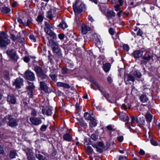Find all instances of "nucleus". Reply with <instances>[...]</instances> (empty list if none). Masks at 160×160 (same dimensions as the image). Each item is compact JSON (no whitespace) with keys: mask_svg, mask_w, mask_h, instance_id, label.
I'll list each match as a JSON object with an SVG mask.
<instances>
[{"mask_svg":"<svg viewBox=\"0 0 160 160\" xmlns=\"http://www.w3.org/2000/svg\"><path fill=\"white\" fill-rule=\"evenodd\" d=\"M44 26V30L45 33L52 37L53 39H56L57 38L56 34L52 30V29L53 30L54 29L55 27L53 24L49 21L45 22Z\"/></svg>","mask_w":160,"mask_h":160,"instance_id":"1","label":"nucleus"},{"mask_svg":"<svg viewBox=\"0 0 160 160\" xmlns=\"http://www.w3.org/2000/svg\"><path fill=\"white\" fill-rule=\"evenodd\" d=\"M72 8L75 15L76 14H80L86 10L85 5L83 2L78 0H76L75 3L73 4Z\"/></svg>","mask_w":160,"mask_h":160,"instance_id":"2","label":"nucleus"},{"mask_svg":"<svg viewBox=\"0 0 160 160\" xmlns=\"http://www.w3.org/2000/svg\"><path fill=\"white\" fill-rule=\"evenodd\" d=\"M3 122H7L8 125L11 127H13L18 125V120L10 115L5 116L3 119Z\"/></svg>","mask_w":160,"mask_h":160,"instance_id":"3","label":"nucleus"},{"mask_svg":"<svg viewBox=\"0 0 160 160\" xmlns=\"http://www.w3.org/2000/svg\"><path fill=\"white\" fill-rule=\"evenodd\" d=\"M10 43V40L8 38L7 34L3 31L1 32L0 34V47H6Z\"/></svg>","mask_w":160,"mask_h":160,"instance_id":"4","label":"nucleus"},{"mask_svg":"<svg viewBox=\"0 0 160 160\" xmlns=\"http://www.w3.org/2000/svg\"><path fill=\"white\" fill-rule=\"evenodd\" d=\"M34 70L38 78L42 79H48V76L44 72L42 67L36 65L34 67Z\"/></svg>","mask_w":160,"mask_h":160,"instance_id":"5","label":"nucleus"},{"mask_svg":"<svg viewBox=\"0 0 160 160\" xmlns=\"http://www.w3.org/2000/svg\"><path fill=\"white\" fill-rule=\"evenodd\" d=\"M142 76V74L138 70L129 73L127 74L124 75L125 78L127 80H135V78H139Z\"/></svg>","mask_w":160,"mask_h":160,"instance_id":"6","label":"nucleus"},{"mask_svg":"<svg viewBox=\"0 0 160 160\" xmlns=\"http://www.w3.org/2000/svg\"><path fill=\"white\" fill-rule=\"evenodd\" d=\"M6 53L8 57L12 61L16 62L18 58L16 51L13 49L8 50L6 51Z\"/></svg>","mask_w":160,"mask_h":160,"instance_id":"7","label":"nucleus"},{"mask_svg":"<svg viewBox=\"0 0 160 160\" xmlns=\"http://www.w3.org/2000/svg\"><path fill=\"white\" fill-rule=\"evenodd\" d=\"M152 57L153 56L150 52L146 51L144 55L142 56L143 60L141 61V64H146L152 58Z\"/></svg>","mask_w":160,"mask_h":160,"instance_id":"8","label":"nucleus"},{"mask_svg":"<svg viewBox=\"0 0 160 160\" xmlns=\"http://www.w3.org/2000/svg\"><path fill=\"white\" fill-rule=\"evenodd\" d=\"M24 78L28 80H34L35 76L33 72L28 70L25 73Z\"/></svg>","mask_w":160,"mask_h":160,"instance_id":"9","label":"nucleus"},{"mask_svg":"<svg viewBox=\"0 0 160 160\" xmlns=\"http://www.w3.org/2000/svg\"><path fill=\"white\" fill-rule=\"evenodd\" d=\"M28 83L29 85L27 87V92L29 96V97L32 98L33 96L32 89L34 88L35 86L33 85V83L30 82H28Z\"/></svg>","mask_w":160,"mask_h":160,"instance_id":"10","label":"nucleus"},{"mask_svg":"<svg viewBox=\"0 0 160 160\" xmlns=\"http://www.w3.org/2000/svg\"><path fill=\"white\" fill-rule=\"evenodd\" d=\"M44 12L43 11H39L36 20L38 24H41L44 18Z\"/></svg>","mask_w":160,"mask_h":160,"instance_id":"11","label":"nucleus"},{"mask_svg":"<svg viewBox=\"0 0 160 160\" xmlns=\"http://www.w3.org/2000/svg\"><path fill=\"white\" fill-rule=\"evenodd\" d=\"M120 120L128 122L129 120V117L126 114L122 112H120L118 114Z\"/></svg>","mask_w":160,"mask_h":160,"instance_id":"12","label":"nucleus"},{"mask_svg":"<svg viewBox=\"0 0 160 160\" xmlns=\"http://www.w3.org/2000/svg\"><path fill=\"white\" fill-rule=\"evenodd\" d=\"M40 87L41 89L46 92L49 93L50 92V91L48 90V87L44 82L41 81L40 82Z\"/></svg>","mask_w":160,"mask_h":160,"instance_id":"13","label":"nucleus"},{"mask_svg":"<svg viewBox=\"0 0 160 160\" xmlns=\"http://www.w3.org/2000/svg\"><path fill=\"white\" fill-rule=\"evenodd\" d=\"M29 119L31 123L35 125H38L42 123V122L41 120L37 118H30Z\"/></svg>","mask_w":160,"mask_h":160,"instance_id":"14","label":"nucleus"},{"mask_svg":"<svg viewBox=\"0 0 160 160\" xmlns=\"http://www.w3.org/2000/svg\"><path fill=\"white\" fill-rule=\"evenodd\" d=\"M90 27L85 24H83L82 26V33L83 34H86L90 30Z\"/></svg>","mask_w":160,"mask_h":160,"instance_id":"15","label":"nucleus"},{"mask_svg":"<svg viewBox=\"0 0 160 160\" xmlns=\"http://www.w3.org/2000/svg\"><path fill=\"white\" fill-rule=\"evenodd\" d=\"M143 52L142 51L137 50L132 53V56L135 58H138L142 56Z\"/></svg>","mask_w":160,"mask_h":160,"instance_id":"16","label":"nucleus"},{"mask_svg":"<svg viewBox=\"0 0 160 160\" xmlns=\"http://www.w3.org/2000/svg\"><path fill=\"white\" fill-rule=\"evenodd\" d=\"M7 101L10 103L15 104L16 102V99L13 94L8 95L7 97Z\"/></svg>","mask_w":160,"mask_h":160,"instance_id":"17","label":"nucleus"},{"mask_svg":"<svg viewBox=\"0 0 160 160\" xmlns=\"http://www.w3.org/2000/svg\"><path fill=\"white\" fill-rule=\"evenodd\" d=\"M23 150L25 151L26 153L27 158L29 157H32L33 156V153L32 152V149L27 148L26 149H24Z\"/></svg>","mask_w":160,"mask_h":160,"instance_id":"18","label":"nucleus"},{"mask_svg":"<svg viewBox=\"0 0 160 160\" xmlns=\"http://www.w3.org/2000/svg\"><path fill=\"white\" fill-rule=\"evenodd\" d=\"M106 16L108 19H111L114 17L116 15L115 12L112 10L108 11L106 14Z\"/></svg>","mask_w":160,"mask_h":160,"instance_id":"19","label":"nucleus"},{"mask_svg":"<svg viewBox=\"0 0 160 160\" xmlns=\"http://www.w3.org/2000/svg\"><path fill=\"white\" fill-rule=\"evenodd\" d=\"M2 76L6 80H9L10 78V74L9 72L7 71H4L0 72Z\"/></svg>","mask_w":160,"mask_h":160,"instance_id":"20","label":"nucleus"},{"mask_svg":"<svg viewBox=\"0 0 160 160\" xmlns=\"http://www.w3.org/2000/svg\"><path fill=\"white\" fill-rule=\"evenodd\" d=\"M111 65L109 63L106 62L102 64V68L104 71L107 72H109L111 68Z\"/></svg>","mask_w":160,"mask_h":160,"instance_id":"21","label":"nucleus"},{"mask_svg":"<svg viewBox=\"0 0 160 160\" xmlns=\"http://www.w3.org/2000/svg\"><path fill=\"white\" fill-rule=\"evenodd\" d=\"M91 81V82L92 83V84L91 85V88L96 90V89L95 88V86H96L100 91H101L102 89L100 88L99 85L96 81Z\"/></svg>","mask_w":160,"mask_h":160,"instance_id":"22","label":"nucleus"},{"mask_svg":"<svg viewBox=\"0 0 160 160\" xmlns=\"http://www.w3.org/2000/svg\"><path fill=\"white\" fill-rule=\"evenodd\" d=\"M89 120L91 121V122L89 123L90 126L92 127H95L97 125V120L94 117H92Z\"/></svg>","mask_w":160,"mask_h":160,"instance_id":"23","label":"nucleus"},{"mask_svg":"<svg viewBox=\"0 0 160 160\" xmlns=\"http://www.w3.org/2000/svg\"><path fill=\"white\" fill-rule=\"evenodd\" d=\"M102 93V94L103 95L104 97H105V98L108 100L109 101V102H110L111 103H115V101L114 102H111L110 101V100H109L108 99L109 98L110 96L109 94L107 93L106 92H104L103 91V89H102L101 90V91H100Z\"/></svg>","mask_w":160,"mask_h":160,"instance_id":"24","label":"nucleus"},{"mask_svg":"<svg viewBox=\"0 0 160 160\" xmlns=\"http://www.w3.org/2000/svg\"><path fill=\"white\" fill-rule=\"evenodd\" d=\"M22 81H15L13 82V85H15L16 88L19 89L21 88V86L22 85Z\"/></svg>","mask_w":160,"mask_h":160,"instance_id":"25","label":"nucleus"},{"mask_svg":"<svg viewBox=\"0 0 160 160\" xmlns=\"http://www.w3.org/2000/svg\"><path fill=\"white\" fill-rule=\"evenodd\" d=\"M139 98L141 102L143 103L147 102L148 100V98L147 97L146 95L144 94L141 95L140 97Z\"/></svg>","mask_w":160,"mask_h":160,"instance_id":"26","label":"nucleus"},{"mask_svg":"<svg viewBox=\"0 0 160 160\" xmlns=\"http://www.w3.org/2000/svg\"><path fill=\"white\" fill-rule=\"evenodd\" d=\"M20 38V36L19 35H17L16 36L13 33L10 34V38L14 42H16V41H19Z\"/></svg>","mask_w":160,"mask_h":160,"instance_id":"27","label":"nucleus"},{"mask_svg":"<svg viewBox=\"0 0 160 160\" xmlns=\"http://www.w3.org/2000/svg\"><path fill=\"white\" fill-rule=\"evenodd\" d=\"M57 84L58 86L62 87L65 88H69L70 87V86L69 84L61 82H57Z\"/></svg>","mask_w":160,"mask_h":160,"instance_id":"28","label":"nucleus"},{"mask_svg":"<svg viewBox=\"0 0 160 160\" xmlns=\"http://www.w3.org/2000/svg\"><path fill=\"white\" fill-rule=\"evenodd\" d=\"M63 138L65 140L70 142L72 140V137L69 133H67L63 135Z\"/></svg>","mask_w":160,"mask_h":160,"instance_id":"29","label":"nucleus"},{"mask_svg":"<svg viewBox=\"0 0 160 160\" xmlns=\"http://www.w3.org/2000/svg\"><path fill=\"white\" fill-rule=\"evenodd\" d=\"M42 112L43 114H45L47 116H50L52 114V110L49 108L47 109L46 110L42 109Z\"/></svg>","mask_w":160,"mask_h":160,"instance_id":"30","label":"nucleus"},{"mask_svg":"<svg viewBox=\"0 0 160 160\" xmlns=\"http://www.w3.org/2000/svg\"><path fill=\"white\" fill-rule=\"evenodd\" d=\"M17 156H18V154L16 150H11L10 151L9 157L11 158H14Z\"/></svg>","mask_w":160,"mask_h":160,"instance_id":"31","label":"nucleus"},{"mask_svg":"<svg viewBox=\"0 0 160 160\" xmlns=\"http://www.w3.org/2000/svg\"><path fill=\"white\" fill-rule=\"evenodd\" d=\"M53 52L55 53L59 57H62V54L60 48H58L56 49L52 50Z\"/></svg>","mask_w":160,"mask_h":160,"instance_id":"32","label":"nucleus"},{"mask_svg":"<svg viewBox=\"0 0 160 160\" xmlns=\"http://www.w3.org/2000/svg\"><path fill=\"white\" fill-rule=\"evenodd\" d=\"M11 11V9L5 6L2 8L1 12L4 13H8Z\"/></svg>","mask_w":160,"mask_h":160,"instance_id":"33","label":"nucleus"},{"mask_svg":"<svg viewBox=\"0 0 160 160\" xmlns=\"http://www.w3.org/2000/svg\"><path fill=\"white\" fill-rule=\"evenodd\" d=\"M49 43L51 44V46L52 48L58 45V42H55L54 40H50Z\"/></svg>","mask_w":160,"mask_h":160,"instance_id":"34","label":"nucleus"},{"mask_svg":"<svg viewBox=\"0 0 160 160\" xmlns=\"http://www.w3.org/2000/svg\"><path fill=\"white\" fill-rule=\"evenodd\" d=\"M47 17L51 20L53 19V16L51 10L48 11L47 12Z\"/></svg>","mask_w":160,"mask_h":160,"instance_id":"35","label":"nucleus"},{"mask_svg":"<svg viewBox=\"0 0 160 160\" xmlns=\"http://www.w3.org/2000/svg\"><path fill=\"white\" fill-rule=\"evenodd\" d=\"M70 70L66 67H63L62 69V73L63 74H66L70 72Z\"/></svg>","mask_w":160,"mask_h":160,"instance_id":"36","label":"nucleus"},{"mask_svg":"<svg viewBox=\"0 0 160 160\" xmlns=\"http://www.w3.org/2000/svg\"><path fill=\"white\" fill-rule=\"evenodd\" d=\"M145 118L147 122H150L152 120V116L150 114L147 113L146 114Z\"/></svg>","mask_w":160,"mask_h":160,"instance_id":"37","label":"nucleus"},{"mask_svg":"<svg viewBox=\"0 0 160 160\" xmlns=\"http://www.w3.org/2000/svg\"><path fill=\"white\" fill-rule=\"evenodd\" d=\"M32 19L30 18H28L27 21L24 22V26L29 27L30 24L32 23Z\"/></svg>","mask_w":160,"mask_h":160,"instance_id":"38","label":"nucleus"},{"mask_svg":"<svg viewBox=\"0 0 160 160\" xmlns=\"http://www.w3.org/2000/svg\"><path fill=\"white\" fill-rule=\"evenodd\" d=\"M58 26L64 29L68 27V25L65 22L62 21L59 24Z\"/></svg>","mask_w":160,"mask_h":160,"instance_id":"39","label":"nucleus"},{"mask_svg":"<svg viewBox=\"0 0 160 160\" xmlns=\"http://www.w3.org/2000/svg\"><path fill=\"white\" fill-rule=\"evenodd\" d=\"M131 118L132 123L135 122L137 123H138L139 122L138 121V120L137 117H135L133 116L131 117Z\"/></svg>","mask_w":160,"mask_h":160,"instance_id":"40","label":"nucleus"},{"mask_svg":"<svg viewBox=\"0 0 160 160\" xmlns=\"http://www.w3.org/2000/svg\"><path fill=\"white\" fill-rule=\"evenodd\" d=\"M36 157L39 160H45V157L41 154H36Z\"/></svg>","mask_w":160,"mask_h":160,"instance_id":"41","label":"nucleus"},{"mask_svg":"<svg viewBox=\"0 0 160 160\" xmlns=\"http://www.w3.org/2000/svg\"><path fill=\"white\" fill-rule=\"evenodd\" d=\"M86 150L88 154H91L93 151V149L91 147L88 146L86 148Z\"/></svg>","mask_w":160,"mask_h":160,"instance_id":"42","label":"nucleus"},{"mask_svg":"<svg viewBox=\"0 0 160 160\" xmlns=\"http://www.w3.org/2000/svg\"><path fill=\"white\" fill-rule=\"evenodd\" d=\"M122 48L126 52H128L130 49L129 46L127 44H123Z\"/></svg>","mask_w":160,"mask_h":160,"instance_id":"43","label":"nucleus"},{"mask_svg":"<svg viewBox=\"0 0 160 160\" xmlns=\"http://www.w3.org/2000/svg\"><path fill=\"white\" fill-rule=\"evenodd\" d=\"M78 123L79 125L82 127L86 126V124L84 122V121L82 119L79 120Z\"/></svg>","mask_w":160,"mask_h":160,"instance_id":"44","label":"nucleus"},{"mask_svg":"<svg viewBox=\"0 0 160 160\" xmlns=\"http://www.w3.org/2000/svg\"><path fill=\"white\" fill-rule=\"evenodd\" d=\"M143 34V32L142 30H141L139 28L138 29V31L137 33V35L138 36H141L142 38H143V36L142 35Z\"/></svg>","mask_w":160,"mask_h":160,"instance_id":"45","label":"nucleus"},{"mask_svg":"<svg viewBox=\"0 0 160 160\" xmlns=\"http://www.w3.org/2000/svg\"><path fill=\"white\" fill-rule=\"evenodd\" d=\"M84 116L86 119L88 120H89L92 117L91 115H89L88 112H85Z\"/></svg>","mask_w":160,"mask_h":160,"instance_id":"46","label":"nucleus"},{"mask_svg":"<svg viewBox=\"0 0 160 160\" xmlns=\"http://www.w3.org/2000/svg\"><path fill=\"white\" fill-rule=\"evenodd\" d=\"M91 138L93 140L96 141L98 138V136L95 134H92L91 136Z\"/></svg>","mask_w":160,"mask_h":160,"instance_id":"47","label":"nucleus"},{"mask_svg":"<svg viewBox=\"0 0 160 160\" xmlns=\"http://www.w3.org/2000/svg\"><path fill=\"white\" fill-rule=\"evenodd\" d=\"M29 38L32 41L34 42H36V39L35 37L33 35L31 34L29 36Z\"/></svg>","mask_w":160,"mask_h":160,"instance_id":"48","label":"nucleus"},{"mask_svg":"<svg viewBox=\"0 0 160 160\" xmlns=\"http://www.w3.org/2000/svg\"><path fill=\"white\" fill-rule=\"evenodd\" d=\"M58 37L61 40H63L65 37L64 34L62 33H60L58 35Z\"/></svg>","mask_w":160,"mask_h":160,"instance_id":"49","label":"nucleus"},{"mask_svg":"<svg viewBox=\"0 0 160 160\" xmlns=\"http://www.w3.org/2000/svg\"><path fill=\"white\" fill-rule=\"evenodd\" d=\"M48 126V125H43L41 127L40 130L42 131H46Z\"/></svg>","mask_w":160,"mask_h":160,"instance_id":"50","label":"nucleus"},{"mask_svg":"<svg viewBox=\"0 0 160 160\" xmlns=\"http://www.w3.org/2000/svg\"><path fill=\"white\" fill-rule=\"evenodd\" d=\"M49 76L51 78L52 80H55L57 77L55 74L54 73L53 74L52 72L49 74Z\"/></svg>","mask_w":160,"mask_h":160,"instance_id":"51","label":"nucleus"},{"mask_svg":"<svg viewBox=\"0 0 160 160\" xmlns=\"http://www.w3.org/2000/svg\"><path fill=\"white\" fill-rule=\"evenodd\" d=\"M107 128L108 130L110 131H114L115 130V129L113 128L112 126L111 125H108L107 127Z\"/></svg>","mask_w":160,"mask_h":160,"instance_id":"52","label":"nucleus"},{"mask_svg":"<svg viewBox=\"0 0 160 160\" xmlns=\"http://www.w3.org/2000/svg\"><path fill=\"white\" fill-rule=\"evenodd\" d=\"M30 58L28 56H25L23 58L24 61L27 63H28L30 61Z\"/></svg>","mask_w":160,"mask_h":160,"instance_id":"53","label":"nucleus"},{"mask_svg":"<svg viewBox=\"0 0 160 160\" xmlns=\"http://www.w3.org/2000/svg\"><path fill=\"white\" fill-rule=\"evenodd\" d=\"M150 142L153 145L157 146L158 144V143L157 142L153 139H151L150 140Z\"/></svg>","mask_w":160,"mask_h":160,"instance_id":"54","label":"nucleus"},{"mask_svg":"<svg viewBox=\"0 0 160 160\" xmlns=\"http://www.w3.org/2000/svg\"><path fill=\"white\" fill-rule=\"evenodd\" d=\"M109 32L110 34L113 35L114 34L115 32L112 28H110L109 29Z\"/></svg>","mask_w":160,"mask_h":160,"instance_id":"55","label":"nucleus"},{"mask_svg":"<svg viewBox=\"0 0 160 160\" xmlns=\"http://www.w3.org/2000/svg\"><path fill=\"white\" fill-rule=\"evenodd\" d=\"M96 149L97 151L100 153H102L103 152V149L99 148L98 146L96 147Z\"/></svg>","mask_w":160,"mask_h":160,"instance_id":"56","label":"nucleus"},{"mask_svg":"<svg viewBox=\"0 0 160 160\" xmlns=\"http://www.w3.org/2000/svg\"><path fill=\"white\" fill-rule=\"evenodd\" d=\"M120 7L118 5H116L114 7L115 10L116 11H119L120 10Z\"/></svg>","mask_w":160,"mask_h":160,"instance_id":"57","label":"nucleus"},{"mask_svg":"<svg viewBox=\"0 0 160 160\" xmlns=\"http://www.w3.org/2000/svg\"><path fill=\"white\" fill-rule=\"evenodd\" d=\"M110 146V144L108 143H107V144L106 146H104L103 147V149L104 150H106L109 148Z\"/></svg>","mask_w":160,"mask_h":160,"instance_id":"58","label":"nucleus"},{"mask_svg":"<svg viewBox=\"0 0 160 160\" xmlns=\"http://www.w3.org/2000/svg\"><path fill=\"white\" fill-rule=\"evenodd\" d=\"M119 160H128L126 157H123L122 156H120L119 158Z\"/></svg>","mask_w":160,"mask_h":160,"instance_id":"59","label":"nucleus"},{"mask_svg":"<svg viewBox=\"0 0 160 160\" xmlns=\"http://www.w3.org/2000/svg\"><path fill=\"white\" fill-rule=\"evenodd\" d=\"M18 22L20 24H22L24 26V22H23L22 21V19L20 18H18Z\"/></svg>","mask_w":160,"mask_h":160,"instance_id":"60","label":"nucleus"},{"mask_svg":"<svg viewBox=\"0 0 160 160\" xmlns=\"http://www.w3.org/2000/svg\"><path fill=\"white\" fill-rule=\"evenodd\" d=\"M118 2L119 4H118L120 6H122L123 5V3L124 2V0H118Z\"/></svg>","mask_w":160,"mask_h":160,"instance_id":"61","label":"nucleus"},{"mask_svg":"<svg viewBox=\"0 0 160 160\" xmlns=\"http://www.w3.org/2000/svg\"><path fill=\"white\" fill-rule=\"evenodd\" d=\"M98 147H101L103 148V147H104V144L102 142H98Z\"/></svg>","mask_w":160,"mask_h":160,"instance_id":"62","label":"nucleus"},{"mask_svg":"<svg viewBox=\"0 0 160 160\" xmlns=\"http://www.w3.org/2000/svg\"><path fill=\"white\" fill-rule=\"evenodd\" d=\"M117 139L119 142H122L123 141V137L122 136H120L118 137H117Z\"/></svg>","mask_w":160,"mask_h":160,"instance_id":"63","label":"nucleus"},{"mask_svg":"<svg viewBox=\"0 0 160 160\" xmlns=\"http://www.w3.org/2000/svg\"><path fill=\"white\" fill-rule=\"evenodd\" d=\"M37 112L34 109H33L31 115L33 116H36L37 115Z\"/></svg>","mask_w":160,"mask_h":160,"instance_id":"64","label":"nucleus"}]
</instances>
